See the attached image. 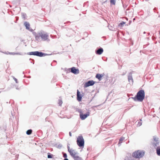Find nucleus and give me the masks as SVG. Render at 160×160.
<instances>
[{
    "label": "nucleus",
    "mask_w": 160,
    "mask_h": 160,
    "mask_svg": "<svg viewBox=\"0 0 160 160\" xmlns=\"http://www.w3.org/2000/svg\"><path fill=\"white\" fill-rule=\"evenodd\" d=\"M145 98V92L143 90L139 91L137 93L136 96L132 98L134 101H142Z\"/></svg>",
    "instance_id": "1"
},
{
    "label": "nucleus",
    "mask_w": 160,
    "mask_h": 160,
    "mask_svg": "<svg viewBox=\"0 0 160 160\" xmlns=\"http://www.w3.org/2000/svg\"><path fill=\"white\" fill-rule=\"evenodd\" d=\"M144 154V151L138 150L134 152L132 154V156L134 158L139 159L142 158Z\"/></svg>",
    "instance_id": "2"
},
{
    "label": "nucleus",
    "mask_w": 160,
    "mask_h": 160,
    "mask_svg": "<svg viewBox=\"0 0 160 160\" xmlns=\"http://www.w3.org/2000/svg\"><path fill=\"white\" fill-rule=\"evenodd\" d=\"M78 146L81 148H83L84 145V141L82 135L78 136L77 141Z\"/></svg>",
    "instance_id": "3"
},
{
    "label": "nucleus",
    "mask_w": 160,
    "mask_h": 160,
    "mask_svg": "<svg viewBox=\"0 0 160 160\" xmlns=\"http://www.w3.org/2000/svg\"><path fill=\"white\" fill-rule=\"evenodd\" d=\"M159 141L158 138L156 136H153V139L152 141V146L156 148L159 145Z\"/></svg>",
    "instance_id": "4"
},
{
    "label": "nucleus",
    "mask_w": 160,
    "mask_h": 160,
    "mask_svg": "<svg viewBox=\"0 0 160 160\" xmlns=\"http://www.w3.org/2000/svg\"><path fill=\"white\" fill-rule=\"evenodd\" d=\"M29 54L30 55H33L42 57L45 54L42 52H40L38 51H35L30 52Z\"/></svg>",
    "instance_id": "5"
},
{
    "label": "nucleus",
    "mask_w": 160,
    "mask_h": 160,
    "mask_svg": "<svg viewBox=\"0 0 160 160\" xmlns=\"http://www.w3.org/2000/svg\"><path fill=\"white\" fill-rule=\"evenodd\" d=\"M40 35L42 39L44 40H46L48 39V35L46 33L40 32Z\"/></svg>",
    "instance_id": "6"
},
{
    "label": "nucleus",
    "mask_w": 160,
    "mask_h": 160,
    "mask_svg": "<svg viewBox=\"0 0 160 160\" xmlns=\"http://www.w3.org/2000/svg\"><path fill=\"white\" fill-rule=\"evenodd\" d=\"M83 95V93L82 92H80L78 90L77 92V99L78 101L80 102L81 101L82 97Z\"/></svg>",
    "instance_id": "7"
},
{
    "label": "nucleus",
    "mask_w": 160,
    "mask_h": 160,
    "mask_svg": "<svg viewBox=\"0 0 160 160\" xmlns=\"http://www.w3.org/2000/svg\"><path fill=\"white\" fill-rule=\"evenodd\" d=\"M95 83V82L92 80L86 82L84 85V87L86 88L90 86H92Z\"/></svg>",
    "instance_id": "8"
},
{
    "label": "nucleus",
    "mask_w": 160,
    "mask_h": 160,
    "mask_svg": "<svg viewBox=\"0 0 160 160\" xmlns=\"http://www.w3.org/2000/svg\"><path fill=\"white\" fill-rule=\"evenodd\" d=\"M71 72L75 74H77L79 73V71L78 69H77L75 67H72L71 68Z\"/></svg>",
    "instance_id": "9"
},
{
    "label": "nucleus",
    "mask_w": 160,
    "mask_h": 160,
    "mask_svg": "<svg viewBox=\"0 0 160 160\" xmlns=\"http://www.w3.org/2000/svg\"><path fill=\"white\" fill-rule=\"evenodd\" d=\"M78 155H79V154L77 152L71 149V156L73 158Z\"/></svg>",
    "instance_id": "10"
},
{
    "label": "nucleus",
    "mask_w": 160,
    "mask_h": 160,
    "mask_svg": "<svg viewBox=\"0 0 160 160\" xmlns=\"http://www.w3.org/2000/svg\"><path fill=\"white\" fill-rule=\"evenodd\" d=\"M89 115V112H88L86 114H83L80 113V117L81 119L83 120L86 118Z\"/></svg>",
    "instance_id": "11"
},
{
    "label": "nucleus",
    "mask_w": 160,
    "mask_h": 160,
    "mask_svg": "<svg viewBox=\"0 0 160 160\" xmlns=\"http://www.w3.org/2000/svg\"><path fill=\"white\" fill-rule=\"evenodd\" d=\"M103 52V50L102 48H100L95 51V53L97 54L101 55Z\"/></svg>",
    "instance_id": "12"
},
{
    "label": "nucleus",
    "mask_w": 160,
    "mask_h": 160,
    "mask_svg": "<svg viewBox=\"0 0 160 160\" xmlns=\"http://www.w3.org/2000/svg\"><path fill=\"white\" fill-rule=\"evenodd\" d=\"M128 79L129 82L130 83H133V79L132 78V74L131 73H130L129 75L128 76Z\"/></svg>",
    "instance_id": "13"
},
{
    "label": "nucleus",
    "mask_w": 160,
    "mask_h": 160,
    "mask_svg": "<svg viewBox=\"0 0 160 160\" xmlns=\"http://www.w3.org/2000/svg\"><path fill=\"white\" fill-rule=\"evenodd\" d=\"M103 76V75L102 74H97L96 76V78L100 80L101 78Z\"/></svg>",
    "instance_id": "14"
},
{
    "label": "nucleus",
    "mask_w": 160,
    "mask_h": 160,
    "mask_svg": "<svg viewBox=\"0 0 160 160\" xmlns=\"http://www.w3.org/2000/svg\"><path fill=\"white\" fill-rule=\"evenodd\" d=\"M24 25L26 27V29H29L30 24L28 22H25Z\"/></svg>",
    "instance_id": "15"
},
{
    "label": "nucleus",
    "mask_w": 160,
    "mask_h": 160,
    "mask_svg": "<svg viewBox=\"0 0 160 160\" xmlns=\"http://www.w3.org/2000/svg\"><path fill=\"white\" fill-rule=\"evenodd\" d=\"M73 159L74 160H82V158L79 157V155L77 156H76Z\"/></svg>",
    "instance_id": "16"
},
{
    "label": "nucleus",
    "mask_w": 160,
    "mask_h": 160,
    "mask_svg": "<svg viewBox=\"0 0 160 160\" xmlns=\"http://www.w3.org/2000/svg\"><path fill=\"white\" fill-rule=\"evenodd\" d=\"M40 36V32L38 33L37 35H36L35 36V39L36 40H38L39 39Z\"/></svg>",
    "instance_id": "17"
},
{
    "label": "nucleus",
    "mask_w": 160,
    "mask_h": 160,
    "mask_svg": "<svg viewBox=\"0 0 160 160\" xmlns=\"http://www.w3.org/2000/svg\"><path fill=\"white\" fill-rule=\"evenodd\" d=\"M156 152L158 156H160V148H157L156 149Z\"/></svg>",
    "instance_id": "18"
},
{
    "label": "nucleus",
    "mask_w": 160,
    "mask_h": 160,
    "mask_svg": "<svg viewBox=\"0 0 160 160\" xmlns=\"http://www.w3.org/2000/svg\"><path fill=\"white\" fill-rule=\"evenodd\" d=\"M32 132V130L31 129L28 130L26 132V133L28 135H30Z\"/></svg>",
    "instance_id": "19"
},
{
    "label": "nucleus",
    "mask_w": 160,
    "mask_h": 160,
    "mask_svg": "<svg viewBox=\"0 0 160 160\" xmlns=\"http://www.w3.org/2000/svg\"><path fill=\"white\" fill-rule=\"evenodd\" d=\"M125 139V138L124 137H122L120 138L119 139V142L118 144H120L121 143H122V141H123Z\"/></svg>",
    "instance_id": "20"
},
{
    "label": "nucleus",
    "mask_w": 160,
    "mask_h": 160,
    "mask_svg": "<svg viewBox=\"0 0 160 160\" xmlns=\"http://www.w3.org/2000/svg\"><path fill=\"white\" fill-rule=\"evenodd\" d=\"M62 103V100L61 99H59L58 100V103L59 105L60 106H61V105Z\"/></svg>",
    "instance_id": "21"
},
{
    "label": "nucleus",
    "mask_w": 160,
    "mask_h": 160,
    "mask_svg": "<svg viewBox=\"0 0 160 160\" xmlns=\"http://www.w3.org/2000/svg\"><path fill=\"white\" fill-rule=\"evenodd\" d=\"M110 2L113 5H115V4L116 1L115 0H110Z\"/></svg>",
    "instance_id": "22"
},
{
    "label": "nucleus",
    "mask_w": 160,
    "mask_h": 160,
    "mask_svg": "<svg viewBox=\"0 0 160 160\" xmlns=\"http://www.w3.org/2000/svg\"><path fill=\"white\" fill-rule=\"evenodd\" d=\"M141 120L140 121H139L138 122V123L137 124V126H140L142 125V122H141V120Z\"/></svg>",
    "instance_id": "23"
},
{
    "label": "nucleus",
    "mask_w": 160,
    "mask_h": 160,
    "mask_svg": "<svg viewBox=\"0 0 160 160\" xmlns=\"http://www.w3.org/2000/svg\"><path fill=\"white\" fill-rule=\"evenodd\" d=\"M52 154H48V158H52Z\"/></svg>",
    "instance_id": "24"
},
{
    "label": "nucleus",
    "mask_w": 160,
    "mask_h": 160,
    "mask_svg": "<svg viewBox=\"0 0 160 160\" xmlns=\"http://www.w3.org/2000/svg\"><path fill=\"white\" fill-rule=\"evenodd\" d=\"M125 24V22H123V21H122V22H121L120 24V25H121L122 26L124 24Z\"/></svg>",
    "instance_id": "25"
},
{
    "label": "nucleus",
    "mask_w": 160,
    "mask_h": 160,
    "mask_svg": "<svg viewBox=\"0 0 160 160\" xmlns=\"http://www.w3.org/2000/svg\"><path fill=\"white\" fill-rule=\"evenodd\" d=\"M63 157L65 158H66L67 157V155L66 153H64L63 154Z\"/></svg>",
    "instance_id": "26"
},
{
    "label": "nucleus",
    "mask_w": 160,
    "mask_h": 160,
    "mask_svg": "<svg viewBox=\"0 0 160 160\" xmlns=\"http://www.w3.org/2000/svg\"><path fill=\"white\" fill-rule=\"evenodd\" d=\"M127 72L126 71H125V72H123L122 74V75H125L126 73Z\"/></svg>",
    "instance_id": "27"
},
{
    "label": "nucleus",
    "mask_w": 160,
    "mask_h": 160,
    "mask_svg": "<svg viewBox=\"0 0 160 160\" xmlns=\"http://www.w3.org/2000/svg\"><path fill=\"white\" fill-rule=\"evenodd\" d=\"M68 152H70V148H69V146H68Z\"/></svg>",
    "instance_id": "28"
},
{
    "label": "nucleus",
    "mask_w": 160,
    "mask_h": 160,
    "mask_svg": "<svg viewBox=\"0 0 160 160\" xmlns=\"http://www.w3.org/2000/svg\"><path fill=\"white\" fill-rule=\"evenodd\" d=\"M15 81H16V82H17V79L16 78H15Z\"/></svg>",
    "instance_id": "29"
},
{
    "label": "nucleus",
    "mask_w": 160,
    "mask_h": 160,
    "mask_svg": "<svg viewBox=\"0 0 160 160\" xmlns=\"http://www.w3.org/2000/svg\"><path fill=\"white\" fill-rule=\"evenodd\" d=\"M64 160H68V159H67V158H65L64 159Z\"/></svg>",
    "instance_id": "30"
},
{
    "label": "nucleus",
    "mask_w": 160,
    "mask_h": 160,
    "mask_svg": "<svg viewBox=\"0 0 160 160\" xmlns=\"http://www.w3.org/2000/svg\"><path fill=\"white\" fill-rule=\"evenodd\" d=\"M143 33H146V32H143Z\"/></svg>",
    "instance_id": "31"
},
{
    "label": "nucleus",
    "mask_w": 160,
    "mask_h": 160,
    "mask_svg": "<svg viewBox=\"0 0 160 160\" xmlns=\"http://www.w3.org/2000/svg\"><path fill=\"white\" fill-rule=\"evenodd\" d=\"M69 134L70 135V132H69Z\"/></svg>",
    "instance_id": "32"
},
{
    "label": "nucleus",
    "mask_w": 160,
    "mask_h": 160,
    "mask_svg": "<svg viewBox=\"0 0 160 160\" xmlns=\"http://www.w3.org/2000/svg\"><path fill=\"white\" fill-rule=\"evenodd\" d=\"M133 20H135V18H134Z\"/></svg>",
    "instance_id": "33"
},
{
    "label": "nucleus",
    "mask_w": 160,
    "mask_h": 160,
    "mask_svg": "<svg viewBox=\"0 0 160 160\" xmlns=\"http://www.w3.org/2000/svg\"><path fill=\"white\" fill-rule=\"evenodd\" d=\"M70 135H71V133Z\"/></svg>",
    "instance_id": "34"
}]
</instances>
